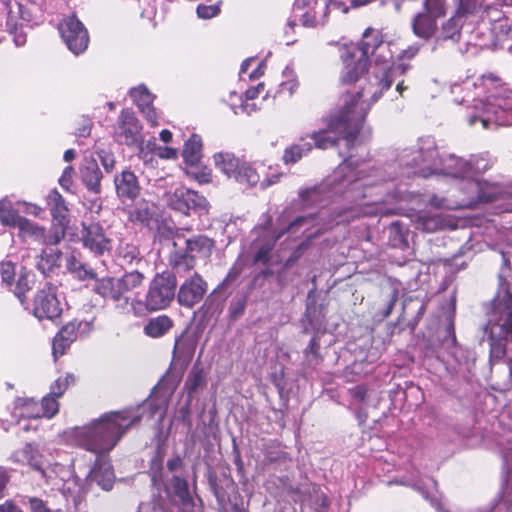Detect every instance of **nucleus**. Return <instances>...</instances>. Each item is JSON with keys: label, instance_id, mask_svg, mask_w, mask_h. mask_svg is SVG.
<instances>
[{"label": "nucleus", "instance_id": "nucleus-11", "mask_svg": "<svg viewBox=\"0 0 512 512\" xmlns=\"http://www.w3.org/2000/svg\"><path fill=\"white\" fill-rule=\"evenodd\" d=\"M59 31L68 49L75 55L87 49L89 43L88 32L75 16L65 18L59 24Z\"/></svg>", "mask_w": 512, "mask_h": 512}, {"label": "nucleus", "instance_id": "nucleus-61", "mask_svg": "<svg viewBox=\"0 0 512 512\" xmlns=\"http://www.w3.org/2000/svg\"><path fill=\"white\" fill-rule=\"evenodd\" d=\"M29 505L32 512H51L46 504L39 498H30Z\"/></svg>", "mask_w": 512, "mask_h": 512}, {"label": "nucleus", "instance_id": "nucleus-13", "mask_svg": "<svg viewBox=\"0 0 512 512\" xmlns=\"http://www.w3.org/2000/svg\"><path fill=\"white\" fill-rule=\"evenodd\" d=\"M167 203L172 209L185 215L190 210L207 211L208 209V201L204 196L185 187L176 188L173 193L169 194Z\"/></svg>", "mask_w": 512, "mask_h": 512}, {"label": "nucleus", "instance_id": "nucleus-18", "mask_svg": "<svg viewBox=\"0 0 512 512\" xmlns=\"http://www.w3.org/2000/svg\"><path fill=\"white\" fill-rule=\"evenodd\" d=\"M94 290L104 299L112 301L115 307L121 311L129 305V297L124 292L118 278H102L96 282Z\"/></svg>", "mask_w": 512, "mask_h": 512}, {"label": "nucleus", "instance_id": "nucleus-52", "mask_svg": "<svg viewBox=\"0 0 512 512\" xmlns=\"http://www.w3.org/2000/svg\"><path fill=\"white\" fill-rule=\"evenodd\" d=\"M273 249V244L268 243L263 245L255 254L254 261L256 263L266 264L270 259V253Z\"/></svg>", "mask_w": 512, "mask_h": 512}, {"label": "nucleus", "instance_id": "nucleus-22", "mask_svg": "<svg viewBox=\"0 0 512 512\" xmlns=\"http://www.w3.org/2000/svg\"><path fill=\"white\" fill-rule=\"evenodd\" d=\"M87 477L105 491L112 489L115 480L111 464L101 460H98L95 466L89 470Z\"/></svg>", "mask_w": 512, "mask_h": 512}, {"label": "nucleus", "instance_id": "nucleus-24", "mask_svg": "<svg viewBox=\"0 0 512 512\" xmlns=\"http://www.w3.org/2000/svg\"><path fill=\"white\" fill-rule=\"evenodd\" d=\"M413 222L415 223L416 229L428 233L443 229L449 225L448 221L440 214H430L427 212L415 214Z\"/></svg>", "mask_w": 512, "mask_h": 512}, {"label": "nucleus", "instance_id": "nucleus-21", "mask_svg": "<svg viewBox=\"0 0 512 512\" xmlns=\"http://www.w3.org/2000/svg\"><path fill=\"white\" fill-rule=\"evenodd\" d=\"M130 96L147 121L156 126L158 124L157 114L152 106L153 96L149 90L145 86L140 85L130 90Z\"/></svg>", "mask_w": 512, "mask_h": 512}, {"label": "nucleus", "instance_id": "nucleus-33", "mask_svg": "<svg viewBox=\"0 0 512 512\" xmlns=\"http://www.w3.org/2000/svg\"><path fill=\"white\" fill-rule=\"evenodd\" d=\"M17 227L19 228L20 236L23 239H32L34 241L42 243L45 231L43 227L29 221L26 218L20 220V223Z\"/></svg>", "mask_w": 512, "mask_h": 512}, {"label": "nucleus", "instance_id": "nucleus-36", "mask_svg": "<svg viewBox=\"0 0 512 512\" xmlns=\"http://www.w3.org/2000/svg\"><path fill=\"white\" fill-rule=\"evenodd\" d=\"M23 218L11 207L10 201L0 200V221L2 224L17 227Z\"/></svg>", "mask_w": 512, "mask_h": 512}, {"label": "nucleus", "instance_id": "nucleus-56", "mask_svg": "<svg viewBox=\"0 0 512 512\" xmlns=\"http://www.w3.org/2000/svg\"><path fill=\"white\" fill-rule=\"evenodd\" d=\"M190 402L191 399L189 398L187 403L184 406H182L177 412L178 419H180L184 424H186L189 429L192 426L190 418Z\"/></svg>", "mask_w": 512, "mask_h": 512}, {"label": "nucleus", "instance_id": "nucleus-3", "mask_svg": "<svg viewBox=\"0 0 512 512\" xmlns=\"http://www.w3.org/2000/svg\"><path fill=\"white\" fill-rule=\"evenodd\" d=\"M369 109V104L360 102L356 96L347 95L343 108L331 115L327 127L312 133L314 146L325 150L337 145L339 140H343L345 145L351 148L355 144L357 134Z\"/></svg>", "mask_w": 512, "mask_h": 512}, {"label": "nucleus", "instance_id": "nucleus-63", "mask_svg": "<svg viewBox=\"0 0 512 512\" xmlns=\"http://www.w3.org/2000/svg\"><path fill=\"white\" fill-rule=\"evenodd\" d=\"M129 304L131 305V309L135 316H142L147 311H150L149 309L146 308V300L144 302H142L141 300H134L131 303L129 302Z\"/></svg>", "mask_w": 512, "mask_h": 512}, {"label": "nucleus", "instance_id": "nucleus-19", "mask_svg": "<svg viewBox=\"0 0 512 512\" xmlns=\"http://www.w3.org/2000/svg\"><path fill=\"white\" fill-rule=\"evenodd\" d=\"M81 240L85 248L95 255H103L111 249V241L104 233L103 228L97 224L83 225Z\"/></svg>", "mask_w": 512, "mask_h": 512}, {"label": "nucleus", "instance_id": "nucleus-57", "mask_svg": "<svg viewBox=\"0 0 512 512\" xmlns=\"http://www.w3.org/2000/svg\"><path fill=\"white\" fill-rule=\"evenodd\" d=\"M138 512H166L159 500L142 503L139 506Z\"/></svg>", "mask_w": 512, "mask_h": 512}, {"label": "nucleus", "instance_id": "nucleus-44", "mask_svg": "<svg viewBox=\"0 0 512 512\" xmlns=\"http://www.w3.org/2000/svg\"><path fill=\"white\" fill-rule=\"evenodd\" d=\"M372 0H330L328 5V9L331 7L333 9L340 10L342 13H347L349 8L360 7L370 3Z\"/></svg>", "mask_w": 512, "mask_h": 512}, {"label": "nucleus", "instance_id": "nucleus-15", "mask_svg": "<svg viewBox=\"0 0 512 512\" xmlns=\"http://www.w3.org/2000/svg\"><path fill=\"white\" fill-rule=\"evenodd\" d=\"M328 11L327 2L322 0H296L294 12L305 27H316L324 22Z\"/></svg>", "mask_w": 512, "mask_h": 512}, {"label": "nucleus", "instance_id": "nucleus-53", "mask_svg": "<svg viewBox=\"0 0 512 512\" xmlns=\"http://www.w3.org/2000/svg\"><path fill=\"white\" fill-rule=\"evenodd\" d=\"M132 218L142 224L149 225L151 213L146 206H140L132 213Z\"/></svg>", "mask_w": 512, "mask_h": 512}, {"label": "nucleus", "instance_id": "nucleus-41", "mask_svg": "<svg viewBox=\"0 0 512 512\" xmlns=\"http://www.w3.org/2000/svg\"><path fill=\"white\" fill-rule=\"evenodd\" d=\"M118 279L121 282L124 292L127 293L139 287L143 282L144 276L142 273L138 271H131L125 273L122 277Z\"/></svg>", "mask_w": 512, "mask_h": 512}, {"label": "nucleus", "instance_id": "nucleus-64", "mask_svg": "<svg viewBox=\"0 0 512 512\" xmlns=\"http://www.w3.org/2000/svg\"><path fill=\"white\" fill-rule=\"evenodd\" d=\"M75 276L80 280L94 279L96 274L93 269L87 268L84 264L76 271Z\"/></svg>", "mask_w": 512, "mask_h": 512}, {"label": "nucleus", "instance_id": "nucleus-58", "mask_svg": "<svg viewBox=\"0 0 512 512\" xmlns=\"http://www.w3.org/2000/svg\"><path fill=\"white\" fill-rule=\"evenodd\" d=\"M73 168L71 166H68L64 169L61 177L59 178V184L65 188L69 189L70 185L72 184V175H73Z\"/></svg>", "mask_w": 512, "mask_h": 512}, {"label": "nucleus", "instance_id": "nucleus-59", "mask_svg": "<svg viewBox=\"0 0 512 512\" xmlns=\"http://www.w3.org/2000/svg\"><path fill=\"white\" fill-rule=\"evenodd\" d=\"M314 218L312 216H300L297 217L294 221H292L287 227V232L294 233L295 229L300 226H304L311 222Z\"/></svg>", "mask_w": 512, "mask_h": 512}, {"label": "nucleus", "instance_id": "nucleus-62", "mask_svg": "<svg viewBox=\"0 0 512 512\" xmlns=\"http://www.w3.org/2000/svg\"><path fill=\"white\" fill-rule=\"evenodd\" d=\"M306 247L307 245L305 243H301L297 247V249L290 255V257L286 260L285 267H291L301 257Z\"/></svg>", "mask_w": 512, "mask_h": 512}, {"label": "nucleus", "instance_id": "nucleus-55", "mask_svg": "<svg viewBox=\"0 0 512 512\" xmlns=\"http://www.w3.org/2000/svg\"><path fill=\"white\" fill-rule=\"evenodd\" d=\"M22 403H21V407L19 408L20 409V416L22 417H26V418H29L27 415H25V412L29 411V412H41V406L35 402L34 400L32 399H26V400H21Z\"/></svg>", "mask_w": 512, "mask_h": 512}, {"label": "nucleus", "instance_id": "nucleus-46", "mask_svg": "<svg viewBox=\"0 0 512 512\" xmlns=\"http://www.w3.org/2000/svg\"><path fill=\"white\" fill-rule=\"evenodd\" d=\"M71 342L66 340L65 337H61V333L59 332L53 339L52 343V353L55 360L62 356L66 349L70 346Z\"/></svg>", "mask_w": 512, "mask_h": 512}, {"label": "nucleus", "instance_id": "nucleus-39", "mask_svg": "<svg viewBox=\"0 0 512 512\" xmlns=\"http://www.w3.org/2000/svg\"><path fill=\"white\" fill-rule=\"evenodd\" d=\"M385 191L388 192L386 198L377 203L376 212L381 215H392L398 213V207L393 205V202L396 200H401L403 196L400 193L394 192L390 193V189L387 188Z\"/></svg>", "mask_w": 512, "mask_h": 512}, {"label": "nucleus", "instance_id": "nucleus-40", "mask_svg": "<svg viewBox=\"0 0 512 512\" xmlns=\"http://www.w3.org/2000/svg\"><path fill=\"white\" fill-rule=\"evenodd\" d=\"M67 223L68 222H58V224L54 225L48 232L44 231L42 244L56 245L60 243L61 240L65 237V226Z\"/></svg>", "mask_w": 512, "mask_h": 512}, {"label": "nucleus", "instance_id": "nucleus-8", "mask_svg": "<svg viewBox=\"0 0 512 512\" xmlns=\"http://www.w3.org/2000/svg\"><path fill=\"white\" fill-rule=\"evenodd\" d=\"M185 248L171 253L170 265L177 273L187 272L194 268L196 256L208 257L213 249V241L203 235L187 239Z\"/></svg>", "mask_w": 512, "mask_h": 512}, {"label": "nucleus", "instance_id": "nucleus-32", "mask_svg": "<svg viewBox=\"0 0 512 512\" xmlns=\"http://www.w3.org/2000/svg\"><path fill=\"white\" fill-rule=\"evenodd\" d=\"M58 398L51 395L50 393L43 397L41 401V412H25V415H27L29 418L37 419L40 417H46V418H52L58 413L59 410V404L57 401Z\"/></svg>", "mask_w": 512, "mask_h": 512}, {"label": "nucleus", "instance_id": "nucleus-50", "mask_svg": "<svg viewBox=\"0 0 512 512\" xmlns=\"http://www.w3.org/2000/svg\"><path fill=\"white\" fill-rule=\"evenodd\" d=\"M220 11L218 5H199L197 7V15L203 19H210L216 16Z\"/></svg>", "mask_w": 512, "mask_h": 512}, {"label": "nucleus", "instance_id": "nucleus-26", "mask_svg": "<svg viewBox=\"0 0 512 512\" xmlns=\"http://www.w3.org/2000/svg\"><path fill=\"white\" fill-rule=\"evenodd\" d=\"M173 326V321L167 315H159L151 318L144 326V333L151 338H159L165 335Z\"/></svg>", "mask_w": 512, "mask_h": 512}, {"label": "nucleus", "instance_id": "nucleus-6", "mask_svg": "<svg viewBox=\"0 0 512 512\" xmlns=\"http://www.w3.org/2000/svg\"><path fill=\"white\" fill-rule=\"evenodd\" d=\"M364 173L363 169L353 168L346 159L323 183L301 191L300 197L306 205L321 204L324 201V196L342 194L350 187L354 191L360 187H373L377 184L380 178L378 170H373V175Z\"/></svg>", "mask_w": 512, "mask_h": 512}, {"label": "nucleus", "instance_id": "nucleus-35", "mask_svg": "<svg viewBox=\"0 0 512 512\" xmlns=\"http://www.w3.org/2000/svg\"><path fill=\"white\" fill-rule=\"evenodd\" d=\"M204 385L205 376L203 370L194 366L189 372L184 384V389L188 392L189 398L192 399L193 394Z\"/></svg>", "mask_w": 512, "mask_h": 512}, {"label": "nucleus", "instance_id": "nucleus-7", "mask_svg": "<svg viewBox=\"0 0 512 512\" xmlns=\"http://www.w3.org/2000/svg\"><path fill=\"white\" fill-rule=\"evenodd\" d=\"M502 193L497 184L484 180L468 181L452 192L448 198L433 196L430 204L437 209H466L473 208L478 203L492 202Z\"/></svg>", "mask_w": 512, "mask_h": 512}, {"label": "nucleus", "instance_id": "nucleus-29", "mask_svg": "<svg viewBox=\"0 0 512 512\" xmlns=\"http://www.w3.org/2000/svg\"><path fill=\"white\" fill-rule=\"evenodd\" d=\"M183 158L191 167L195 166L202 156V141L198 135H192L185 143Z\"/></svg>", "mask_w": 512, "mask_h": 512}, {"label": "nucleus", "instance_id": "nucleus-42", "mask_svg": "<svg viewBox=\"0 0 512 512\" xmlns=\"http://www.w3.org/2000/svg\"><path fill=\"white\" fill-rule=\"evenodd\" d=\"M75 382L73 374H66L65 376L59 377L50 387V394L56 398H60L67 388Z\"/></svg>", "mask_w": 512, "mask_h": 512}, {"label": "nucleus", "instance_id": "nucleus-45", "mask_svg": "<svg viewBox=\"0 0 512 512\" xmlns=\"http://www.w3.org/2000/svg\"><path fill=\"white\" fill-rule=\"evenodd\" d=\"M173 353L175 358H190L193 354L192 344L190 341L183 337L177 338L175 341Z\"/></svg>", "mask_w": 512, "mask_h": 512}, {"label": "nucleus", "instance_id": "nucleus-17", "mask_svg": "<svg viewBox=\"0 0 512 512\" xmlns=\"http://www.w3.org/2000/svg\"><path fill=\"white\" fill-rule=\"evenodd\" d=\"M207 282L198 273H194L186 279L179 288L178 301L182 306L193 307L199 303L206 291Z\"/></svg>", "mask_w": 512, "mask_h": 512}, {"label": "nucleus", "instance_id": "nucleus-48", "mask_svg": "<svg viewBox=\"0 0 512 512\" xmlns=\"http://www.w3.org/2000/svg\"><path fill=\"white\" fill-rule=\"evenodd\" d=\"M15 275V266L12 262L6 261L1 263V276L4 283L8 286L12 285Z\"/></svg>", "mask_w": 512, "mask_h": 512}, {"label": "nucleus", "instance_id": "nucleus-43", "mask_svg": "<svg viewBox=\"0 0 512 512\" xmlns=\"http://www.w3.org/2000/svg\"><path fill=\"white\" fill-rule=\"evenodd\" d=\"M460 20V17H451L445 22L441 29V37L443 39H454L456 36H459L461 28Z\"/></svg>", "mask_w": 512, "mask_h": 512}, {"label": "nucleus", "instance_id": "nucleus-49", "mask_svg": "<svg viewBox=\"0 0 512 512\" xmlns=\"http://www.w3.org/2000/svg\"><path fill=\"white\" fill-rule=\"evenodd\" d=\"M61 337H65L66 340L70 341L71 343L79 336L78 330H77V320H73L69 323H67L61 330Z\"/></svg>", "mask_w": 512, "mask_h": 512}, {"label": "nucleus", "instance_id": "nucleus-14", "mask_svg": "<svg viewBox=\"0 0 512 512\" xmlns=\"http://www.w3.org/2000/svg\"><path fill=\"white\" fill-rule=\"evenodd\" d=\"M426 12L419 13L413 20V32L420 38L429 39L437 29L436 19L444 14L440 0H427Z\"/></svg>", "mask_w": 512, "mask_h": 512}, {"label": "nucleus", "instance_id": "nucleus-47", "mask_svg": "<svg viewBox=\"0 0 512 512\" xmlns=\"http://www.w3.org/2000/svg\"><path fill=\"white\" fill-rule=\"evenodd\" d=\"M30 282L29 274L24 273L19 275L13 291L21 302H23L22 296H24V294L30 289Z\"/></svg>", "mask_w": 512, "mask_h": 512}, {"label": "nucleus", "instance_id": "nucleus-51", "mask_svg": "<svg viewBox=\"0 0 512 512\" xmlns=\"http://www.w3.org/2000/svg\"><path fill=\"white\" fill-rule=\"evenodd\" d=\"M98 156H99L100 162H101L102 166L104 167V169L106 170V172H108V173L112 172V170L115 167L114 155L108 151L101 150L98 153Z\"/></svg>", "mask_w": 512, "mask_h": 512}, {"label": "nucleus", "instance_id": "nucleus-38", "mask_svg": "<svg viewBox=\"0 0 512 512\" xmlns=\"http://www.w3.org/2000/svg\"><path fill=\"white\" fill-rule=\"evenodd\" d=\"M312 149V144L303 142L292 145L284 151L283 160L285 163H296Z\"/></svg>", "mask_w": 512, "mask_h": 512}, {"label": "nucleus", "instance_id": "nucleus-28", "mask_svg": "<svg viewBox=\"0 0 512 512\" xmlns=\"http://www.w3.org/2000/svg\"><path fill=\"white\" fill-rule=\"evenodd\" d=\"M214 161L216 167L220 171L227 175V177L233 179L238 169L240 168V165L242 164V162L239 159H237L233 154L224 152L215 154Z\"/></svg>", "mask_w": 512, "mask_h": 512}, {"label": "nucleus", "instance_id": "nucleus-1", "mask_svg": "<svg viewBox=\"0 0 512 512\" xmlns=\"http://www.w3.org/2000/svg\"><path fill=\"white\" fill-rule=\"evenodd\" d=\"M369 55L374 56L375 66L373 75L367 84L358 92L351 94L360 102L369 104V108L382 96L383 91L404 75L407 67L404 64H393L390 45L379 40L377 33L366 30L359 45H350L341 54L343 69L341 81L349 84L356 82L367 70Z\"/></svg>", "mask_w": 512, "mask_h": 512}, {"label": "nucleus", "instance_id": "nucleus-9", "mask_svg": "<svg viewBox=\"0 0 512 512\" xmlns=\"http://www.w3.org/2000/svg\"><path fill=\"white\" fill-rule=\"evenodd\" d=\"M176 277L164 272L157 274L151 281L146 294V308L158 311L167 308L175 297Z\"/></svg>", "mask_w": 512, "mask_h": 512}, {"label": "nucleus", "instance_id": "nucleus-54", "mask_svg": "<svg viewBox=\"0 0 512 512\" xmlns=\"http://www.w3.org/2000/svg\"><path fill=\"white\" fill-rule=\"evenodd\" d=\"M187 174L197 180L199 183H209L211 181V171L207 168L201 171H195L193 168L187 171Z\"/></svg>", "mask_w": 512, "mask_h": 512}, {"label": "nucleus", "instance_id": "nucleus-12", "mask_svg": "<svg viewBox=\"0 0 512 512\" xmlns=\"http://www.w3.org/2000/svg\"><path fill=\"white\" fill-rule=\"evenodd\" d=\"M115 139L129 147H138L142 144L141 126L132 111L126 109L121 112L115 128Z\"/></svg>", "mask_w": 512, "mask_h": 512}, {"label": "nucleus", "instance_id": "nucleus-5", "mask_svg": "<svg viewBox=\"0 0 512 512\" xmlns=\"http://www.w3.org/2000/svg\"><path fill=\"white\" fill-rule=\"evenodd\" d=\"M480 345L487 343L490 357L501 359L506 353L507 340L512 341V294L501 288L491 302L488 321L481 328ZM512 375V360L510 365Z\"/></svg>", "mask_w": 512, "mask_h": 512}, {"label": "nucleus", "instance_id": "nucleus-34", "mask_svg": "<svg viewBox=\"0 0 512 512\" xmlns=\"http://www.w3.org/2000/svg\"><path fill=\"white\" fill-rule=\"evenodd\" d=\"M170 488L182 504L187 505L192 502L188 483L185 478L174 475L170 482Z\"/></svg>", "mask_w": 512, "mask_h": 512}, {"label": "nucleus", "instance_id": "nucleus-30", "mask_svg": "<svg viewBox=\"0 0 512 512\" xmlns=\"http://www.w3.org/2000/svg\"><path fill=\"white\" fill-rule=\"evenodd\" d=\"M359 211L354 208H345L335 211L327 221L323 222L318 232L331 229L335 225L347 224L358 217Z\"/></svg>", "mask_w": 512, "mask_h": 512}, {"label": "nucleus", "instance_id": "nucleus-10", "mask_svg": "<svg viewBox=\"0 0 512 512\" xmlns=\"http://www.w3.org/2000/svg\"><path fill=\"white\" fill-rule=\"evenodd\" d=\"M479 104L482 114L471 117L469 119L470 125H474L478 120L482 123L483 128H488L489 122H494L497 125H509L511 123L507 117H504L506 111L512 108L511 101H504L492 95L486 102L480 101ZM476 108L479 109L478 105H476Z\"/></svg>", "mask_w": 512, "mask_h": 512}, {"label": "nucleus", "instance_id": "nucleus-60", "mask_svg": "<svg viewBox=\"0 0 512 512\" xmlns=\"http://www.w3.org/2000/svg\"><path fill=\"white\" fill-rule=\"evenodd\" d=\"M155 153L162 159H175L177 157V150L170 147H158Z\"/></svg>", "mask_w": 512, "mask_h": 512}, {"label": "nucleus", "instance_id": "nucleus-25", "mask_svg": "<svg viewBox=\"0 0 512 512\" xmlns=\"http://www.w3.org/2000/svg\"><path fill=\"white\" fill-rule=\"evenodd\" d=\"M15 462L27 464L34 469H40L42 465L41 455L32 444H25L24 447L12 454Z\"/></svg>", "mask_w": 512, "mask_h": 512}, {"label": "nucleus", "instance_id": "nucleus-4", "mask_svg": "<svg viewBox=\"0 0 512 512\" xmlns=\"http://www.w3.org/2000/svg\"><path fill=\"white\" fill-rule=\"evenodd\" d=\"M139 419V416H131L127 411L111 412L89 425L75 428L73 436L79 446L99 455L111 451Z\"/></svg>", "mask_w": 512, "mask_h": 512}, {"label": "nucleus", "instance_id": "nucleus-27", "mask_svg": "<svg viewBox=\"0 0 512 512\" xmlns=\"http://www.w3.org/2000/svg\"><path fill=\"white\" fill-rule=\"evenodd\" d=\"M47 204L55 220L58 222H68V208L64 198L56 189L49 192Z\"/></svg>", "mask_w": 512, "mask_h": 512}, {"label": "nucleus", "instance_id": "nucleus-23", "mask_svg": "<svg viewBox=\"0 0 512 512\" xmlns=\"http://www.w3.org/2000/svg\"><path fill=\"white\" fill-rule=\"evenodd\" d=\"M81 178L88 190L94 193L100 192L102 172L96 160L85 159L81 167Z\"/></svg>", "mask_w": 512, "mask_h": 512}, {"label": "nucleus", "instance_id": "nucleus-31", "mask_svg": "<svg viewBox=\"0 0 512 512\" xmlns=\"http://www.w3.org/2000/svg\"><path fill=\"white\" fill-rule=\"evenodd\" d=\"M61 252L54 249L44 250L39 256L36 267L43 274L48 275L60 264Z\"/></svg>", "mask_w": 512, "mask_h": 512}, {"label": "nucleus", "instance_id": "nucleus-16", "mask_svg": "<svg viewBox=\"0 0 512 512\" xmlns=\"http://www.w3.org/2000/svg\"><path fill=\"white\" fill-rule=\"evenodd\" d=\"M33 311L38 319L53 320L60 316L62 309L52 285L47 284L45 288L37 293Z\"/></svg>", "mask_w": 512, "mask_h": 512}, {"label": "nucleus", "instance_id": "nucleus-20", "mask_svg": "<svg viewBox=\"0 0 512 512\" xmlns=\"http://www.w3.org/2000/svg\"><path fill=\"white\" fill-rule=\"evenodd\" d=\"M117 196L122 200H134L140 194L137 176L130 170H123L114 178Z\"/></svg>", "mask_w": 512, "mask_h": 512}, {"label": "nucleus", "instance_id": "nucleus-37", "mask_svg": "<svg viewBox=\"0 0 512 512\" xmlns=\"http://www.w3.org/2000/svg\"><path fill=\"white\" fill-rule=\"evenodd\" d=\"M234 179L240 184L253 186L259 182V175L253 167L242 162Z\"/></svg>", "mask_w": 512, "mask_h": 512}, {"label": "nucleus", "instance_id": "nucleus-2", "mask_svg": "<svg viewBox=\"0 0 512 512\" xmlns=\"http://www.w3.org/2000/svg\"><path fill=\"white\" fill-rule=\"evenodd\" d=\"M402 161L405 165L413 167L414 173L422 177L443 175L458 181V186L478 180L477 176L485 173L493 165L492 159L484 154L473 155L469 160L455 155L438 160V151L435 147L414 151L411 159Z\"/></svg>", "mask_w": 512, "mask_h": 512}]
</instances>
